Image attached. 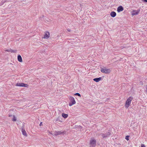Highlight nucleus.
Instances as JSON below:
<instances>
[{"mask_svg":"<svg viewBox=\"0 0 147 147\" xmlns=\"http://www.w3.org/2000/svg\"><path fill=\"white\" fill-rule=\"evenodd\" d=\"M144 1L146 2H147V0H144Z\"/></svg>","mask_w":147,"mask_h":147,"instance_id":"obj_24","label":"nucleus"},{"mask_svg":"<svg viewBox=\"0 0 147 147\" xmlns=\"http://www.w3.org/2000/svg\"><path fill=\"white\" fill-rule=\"evenodd\" d=\"M110 133L109 132H108L105 134H101V136L103 138H105L108 137L110 135Z\"/></svg>","mask_w":147,"mask_h":147,"instance_id":"obj_7","label":"nucleus"},{"mask_svg":"<svg viewBox=\"0 0 147 147\" xmlns=\"http://www.w3.org/2000/svg\"><path fill=\"white\" fill-rule=\"evenodd\" d=\"M129 136H126V137H125V139L127 140H129Z\"/></svg>","mask_w":147,"mask_h":147,"instance_id":"obj_18","label":"nucleus"},{"mask_svg":"<svg viewBox=\"0 0 147 147\" xmlns=\"http://www.w3.org/2000/svg\"><path fill=\"white\" fill-rule=\"evenodd\" d=\"M70 102L69 103V106L70 107L75 104L76 103L74 98L71 96H68Z\"/></svg>","mask_w":147,"mask_h":147,"instance_id":"obj_2","label":"nucleus"},{"mask_svg":"<svg viewBox=\"0 0 147 147\" xmlns=\"http://www.w3.org/2000/svg\"><path fill=\"white\" fill-rule=\"evenodd\" d=\"M101 79L102 78L101 77H99L97 78H94L93 79V80L96 82H98L101 80Z\"/></svg>","mask_w":147,"mask_h":147,"instance_id":"obj_12","label":"nucleus"},{"mask_svg":"<svg viewBox=\"0 0 147 147\" xmlns=\"http://www.w3.org/2000/svg\"><path fill=\"white\" fill-rule=\"evenodd\" d=\"M14 115H12V114H10V115H9V117H13V116H14Z\"/></svg>","mask_w":147,"mask_h":147,"instance_id":"obj_20","label":"nucleus"},{"mask_svg":"<svg viewBox=\"0 0 147 147\" xmlns=\"http://www.w3.org/2000/svg\"><path fill=\"white\" fill-rule=\"evenodd\" d=\"M140 11V9L138 10H133L131 12V14L132 16L137 15L139 13Z\"/></svg>","mask_w":147,"mask_h":147,"instance_id":"obj_4","label":"nucleus"},{"mask_svg":"<svg viewBox=\"0 0 147 147\" xmlns=\"http://www.w3.org/2000/svg\"><path fill=\"white\" fill-rule=\"evenodd\" d=\"M100 71L101 72L105 74H108L110 73L111 70L110 69H107L106 67L102 68L101 69Z\"/></svg>","mask_w":147,"mask_h":147,"instance_id":"obj_3","label":"nucleus"},{"mask_svg":"<svg viewBox=\"0 0 147 147\" xmlns=\"http://www.w3.org/2000/svg\"><path fill=\"white\" fill-rule=\"evenodd\" d=\"M123 10V8L122 6H119L117 9V11L118 12H120Z\"/></svg>","mask_w":147,"mask_h":147,"instance_id":"obj_8","label":"nucleus"},{"mask_svg":"<svg viewBox=\"0 0 147 147\" xmlns=\"http://www.w3.org/2000/svg\"><path fill=\"white\" fill-rule=\"evenodd\" d=\"M142 147H143L142 146Z\"/></svg>","mask_w":147,"mask_h":147,"instance_id":"obj_25","label":"nucleus"},{"mask_svg":"<svg viewBox=\"0 0 147 147\" xmlns=\"http://www.w3.org/2000/svg\"><path fill=\"white\" fill-rule=\"evenodd\" d=\"M16 50H11L10 51V52L11 53H15L16 52Z\"/></svg>","mask_w":147,"mask_h":147,"instance_id":"obj_19","label":"nucleus"},{"mask_svg":"<svg viewBox=\"0 0 147 147\" xmlns=\"http://www.w3.org/2000/svg\"><path fill=\"white\" fill-rule=\"evenodd\" d=\"M74 95H77L79 96H80V97L81 96V95H80V94L79 93H75Z\"/></svg>","mask_w":147,"mask_h":147,"instance_id":"obj_17","label":"nucleus"},{"mask_svg":"<svg viewBox=\"0 0 147 147\" xmlns=\"http://www.w3.org/2000/svg\"><path fill=\"white\" fill-rule=\"evenodd\" d=\"M50 36V33L49 32L46 31L45 33V34L43 37L44 39H47Z\"/></svg>","mask_w":147,"mask_h":147,"instance_id":"obj_6","label":"nucleus"},{"mask_svg":"<svg viewBox=\"0 0 147 147\" xmlns=\"http://www.w3.org/2000/svg\"><path fill=\"white\" fill-rule=\"evenodd\" d=\"M111 16L113 17H115L116 15V13L114 11H112L110 13Z\"/></svg>","mask_w":147,"mask_h":147,"instance_id":"obj_9","label":"nucleus"},{"mask_svg":"<svg viewBox=\"0 0 147 147\" xmlns=\"http://www.w3.org/2000/svg\"><path fill=\"white\" fill-rule=\"evenodd\" d=\"M146 92L147 93V85L146 86Z\"/></svg>","mask_w":147,"mask_h":147,"instance_id":"obj_22","label":"nucleus"},{"mask_svg":"<svg viewBox=\"0 0 147 147\" xmlns=\"http://www.w3.org/2000/svg\"><path fill=\"white\" fill-rule=\"evenodd\" d=\"M133 99V98L132 96H130L127 99L125 104V106L126 108H128L129 107Z\"/></svg>","mask_w":147,"mask_h":147,"instance_id":"obj_1","label":"nucleus"},{"mask_svg":"<svg viewBox=\"0 0 147 147\" xmlns=\"http://www.w3.org/2000/svg\"><path fill=\"white\" fill-rule=\"evenodd\" d=\"M16 86L27 87L28 86V85L27 84H25L22 83H18L16 84Z\"/></svg>","mask_w":147,"mask_h":147,"instance_id":"obj_5","label":"nucleus"},{"mask_svg":"<svg viewBox=\"0 0 147 147\" xmlns=\"http://www.w3.org/2000/svg\"><path fill=\"white\" fill-rule=\"evenodd\" d=\"M22 134L24 136L27 137V134L26 131L23 129H22Z\"/></svg>","mask_w":147,"mask_h":147,"instance_id":"obj_10","label":"nucleus"},{"mask_svg":"<svg viewBox=\"0 0 147 147\" xmlns=\"http://www.w3.org/2000/svg\"><path fill=\"white\" fill-rule=\"evenodd\" d=\"M11 120L13 122L16 121H17L16 117L15 115L13 116L12 118L11 119Z\"/></svg>","mask_w":147,"mask_h":147,"instance_id":"obj_14","label":"nucleus"},{"mask_svg":"<svg viewBox=\"0 0 147 147\" xmlns=\"http://www.w3.org/2000/svg\"><path fill=\"white\" fill-rule=\"evenodd\" d=\"M62 117L65 118H66L68 117V115L65 114L64 113H63L62 114Z\"/></svg>","mask_w":147,"mask_h":147,"instance_id":"obj_15","label":"nucleus"},{"mask_svg":"<svg viewBox=\"0 0 147 147\" xmlns=\"http://www.w3.org/2000/svg\"><path fill=\"white\" fill-rule=\"evenodd\" d=\"M65 133V131H57V135H61L62 134H64Z\"/></svg>","mask_w":147,"mask_h":147,"instance_id":"obj_13","label":"nucleus"},{"mask_svg":"<svg viewBox=\"0 0 147 147\" xmlns=\"http://www.w3.org/2000/svg\"><path fill=\"white\" fill-rule=\"evenodd\" d=\"M5 51H7V52H10V51L9 50H6Z\"/></svg>","mask_w":147,"mask_h":147,"instance_id":"obj_23","label":"nucleus"},{"mask_svg":"<svg viewBox=\"0 0 147 147\" xmlns=\"http://www.w3.org/2000/svg\"><path fill=\"white\" fill-rule=\"evenodd\" d=\"M18 60L20 62H22V57L20 55H18Z\"/></svg>","mask_w":147,"mask_h":147,"instance_id":"obj_11","label":"nucleus"},{"mask_svg":"<svg viewBox=\"0 0 147 147\" xmlns=\"http://www.w3.org/2000/svg\"><path fill=\"white\" fill-rule=\"evenodd\" d=\"M39 125L40 126H41L42 125V122H41L39 124Z\"/></svg>","mask_w":147,"mask_h":147,"instance_id":"obj_21","label":"nucleus"},{"mask_svg":"<svg viewBox=\"0 0 147 147\" xmlns=\"http://www.w3.org/2000/svg\"><path fill=\"white\" fill-rule=\"evenodd\" d=\"M96 143V141L95 140H92V145H95Z\"/></svg>","mask_w":147,"mask_h":147,"instance_id":"obj_16","label":"nucleus"}]
</instances>
